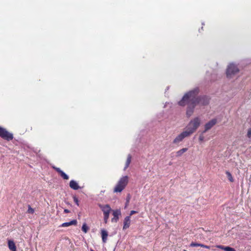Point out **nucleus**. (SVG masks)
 <instances>
[{"label":"nucleus","mask_w":251,"mask_h":251,"mask_svg":"<svg viewBox=\"0 0 251 251\" xmlns=\"http://www.w3.org/2000/svg\"><path fill=\"white\" fill-rule=\"evenodd\" d=\"M34 209L32 208H31L30 205H28L27 212L29 213L33 214L34 213Z\"/></svg>","instance_id":"obj_22"},{"label":"nucleus","mask_w":251,"mask_h":251,"mask_svg":"<svg viewBox=\"0 0 251 251\" xmlns=\"http://www.w3.org/2000/svg\"><path fill=\"white\" fill-rule=\"evenodd\" d=\"M128 182L127 176H124L120 178L114 189V192H121L126 187Z\"/></svg>","instance_id":"obj_3"},{"label":"nucleus","mask_w":251,"mask_h":251,"mask_svg":"<svg viewBox=\"0 0 251 251\" xmlns=\"http://www.w3.org/2000/svg\"><path fill=\"white\" fill-rule=\"evenodd\" d=\"M0 136L8 141L13 139V135L12 133L8 132L5 128L0 126Z\"/></svg>","instance_id":"obj_6"},{"label":"nucleus","mask_w":251,"mask_h":251,"mask_svg":"<svg viewBox=\"0 0 251 251\" xmlns=\"http://www.w3.org/2000/svg\"><path fill=\"white\" fill-rule=\"evenodd\" d=\"M247 136L249 138H251V128H249L248 129Z\"/></svg>","instance_id":"obj_23"},{"label":"nucleus","mask_w":251,"mask_h":251,"mask_svg":"<svg viewBox=\"0 0 251 251\" xmlns=\"http://www.w3.org/2000/svg\"><path fill=\"white\" fill-rule=\"evenodd\" d=\"M70 187L74 190H78L80 187L78 183L75 180H72L70 182Z\"/></svg>","instance_id":"obj_10"},{"label":"nucleus","mask_w":251,"mask_h":251,"mask_svg":"<svg viewBox=\"0 0 251 251\" xmlns=\"http://www.w3.org/2000/svg\"><path fill=\"white\" fill-rule=\"evenodd\" d=\"M91 251H94L93 250H91Z\"/></svg>","instance_id":"obj_30"},{"label":"nucleus","mask_w":251,"mask_h":251,"mask_svg":"<svg viewBox=\"0 0 251 251\" xmlns=\"http://www.w3.org/2000/svg\"><path fill=\"white\" fill-rule=\"evenodd\" d=\"M8 247L12 251H16V247L14 242L13 241H8Z\"/></svg>","instance_id":"obj_16"},{"label":"nucleus","mask_w":251,"mask_h":251,"mask_svg":"<svg viewBox=\"0 0 251 251\" xmlns=\"http://www.w3.org/2000/svg\"><path fill=\"white\" fill-rule=\"evenodd\" d=\"M77 224V221L76 220H73L69 222H66L63 223L61 226L62 227H67L72 225H76Z\"/></svg>","instance_id":"obj_12"},{"label":"nucleus","mask_w":251,"mask_h":251,"mask_svg":"<svg viewBox=\"0 0 251 251\" xmlns=\"http://www.w3.org/2000/svg\"><path fill=\"white\" fill-rule=\"evenodd\" d=\"M201 119L199 117H196L192 119L188 124L185 130L190 134L195 132L201 125Z\"/></svg>","instance_id":"obj_2"},{"label":"nucleus","mask_w":251,"mask_h":251,"mask_svg":"<svg viewBox=\"0 0 251 251\" xmlns=\"http://www.w3.org/2000/svg\"><path fill=\"white\" fill-rule=\"evenodd\" d=\"M187 150H188L187 148H183V149L178 151L176 152V156L177 157H179V156H181L183 154V153H184L185 152H186Z\"/></svg>","instance_id":"obj_17"},{"label":"nucleus","mask_w":251,"mask_h":251,"mask_svg":"<svg viewBox=\"0 0 251 251\" xmlns=\"http://www.w3.org/2000/svg\"><path fill=\"white\" fill-rule=\"evenodd\" d=\"M74 201L75 202V203L77 205H79V202H78V200L77 199V198L75 197H74Z\"/></svg>","instance_id":"obj_24"},{"label":"nucleus","mask_w":251,"mask_h":251,"mask_svg":"<svg viewBox=\"0 0 251 251\" xmlns=\"http://www.w3.org/2000/svg\"><path fill=\"white\" fill-rule=\"evenodd\" d=\"M131 156L130 154H128L127 156V159H126V166H125V167L124 169L125 170H126L128 167L129 164L131 162Z\"/></svg>","instance_id":"obj_18"},{"label":"nucleus","mask_w":251,"mask_h":251,"mask_svg":"<svg viewBox=\"0 0 251 251\" xmlns=\"http://www.w3.org/2000/svg\"><path fill=\"white\" fill-rule=\"evenodd\" d=\"M82 231L85 232V233H86L87 231H88V226H87L86 224H84L83 225H82Z\"/></svg>","instance_id":"obj_20"},{"label":"nucleus","mask_w":251,"mask_h":251,"mask_svg":"<svg viewBox=\"0 0 251 251\" xmlns=\"http://www.w3.org/2000/svg\"><path fill=\"white\" fill-rule=\"evenodd\" d=\"M217 123V120L216 119H213L208 122L205 125L204 128V132L209 130L211 129L214 125Z\"/></svg>","instance_id":"obj_8"},{"label":"nucleus","mask_w":251,"mask_h":251,"mask_svg":"<svg viewBox=\"0 0 251 251\" xmlns=\"http://www.w3.org/2000/svg\"><path fill=\"white\" fill-rule=\"evenodd\" d=\"M199 93L198 88L186 93L182 99L178 102V104L181 106L187 105L186 114L187 117H191L194 111L195 107L198 105H205L208 103L209 100L207 97H197Z\"/></svg>","instance_id":"obj_1"},{"label":"nucleus","mask_w":251,"mask_h":251,"mask_svg":"<svg viewBox=\"0 0 251 251\" xmlns=\"http://www.w3.org/2000/svg\"><path fill=\"white\" fill-rule=\"evenodd\" d=\"M226 176L228 179V180L230 181V182H233L234 181V179L232 176V175L230 173H229V172L227 171L226 172Z\"/></svg>","instance_id":"obj_19"},{"label":"nucleus","mask_w":251,"mask_h":251,"mask_svg":"<svg viewBox=\"0 0 251 251\" xmlns=\"http://www.w3.org/2000/svg\"><path fill=\"white\" fill-rule=\"evenodd\" d=\"M121 211L119 209H116L113 211V218L111 219V222L116 223L119 220V217L121 215Z\"/></svg>","instance_id":"obj_9"},{"label":"nucleus","mask_w":251,"mask_h":251,"mask_svg":"<svg viewBox=\"0 0 251 251\" xmlns=\"http://www.w3.org/2000/svg\"><path fill=\"white\" fill-rule=\"evenodd\" d=\"M55 169L60 174L61 173V172H62V171H61L60 169H59V168H55Z\"/></svg>","instance_id":"obj_27"},{"label":"nucleus","mask_w":251,"mask_h":251,"mask_svg":"<svg viewBox=\"0 0 251 251\" xmlns=\"http://www.w3.org/2000/svg\"><path fill=\"white\" fill-rule=\"evenodd\" d=\"M124 224V227H123L124 229H126V228L129 227L130 224V216H127L125 218Z\"/></svg>","instance_id":"obj_11"},{"label":"nucleus","mask_w":251,"mask_h":251,"mask_svg":"<svg viewBox=\"0 0 251 251\" xmlns=\"http://www.w3.org/2000/svg\"><path fill=\"white\" fill-rule=\"evenodd\" d=\"M101 237H102V241L103 243H105L107 241L108 233L105 230L102 229L101 231Z\"/></svg>","instance_id":"obj_14"},{"label":"nucleus","mask_w":251,"mask_h":251,"mask_svg":"<svg viewBox=\"0 0 251 251\" xmlns=\"http://www.w3.org/2000/svg\"><path fill=\"white\" fill-rule=\"evenodd\" d=\"M199 140L200 141H202L203 140V139H204V137L202 135H200L199 136Z\"/></svg>","instance_id":"obj_25"},{"label":"nucleus","mask_w":251,"mask_h":251,"mask_svg":"<svg viewBox=\"0 0 251 251\" xmlns=\"http://www.w3.org/2000/svg\"><path fill=\"white\" fill-rule=\"evenodd\" d=\"M99 207L100 208L103 213V219L105 223H107L109 219V214L111 211V208L109 204H99Z\"/></svg>","instance_id":"obj_4"},{"label":"nucleus","mask_w":251,"mask_h":251,"mask_svg":"<svg viewBox=\"0 0 251 251\" xmlns=\"http://www.w3.org/2000/svg\"><path fill=\"white\" fill-rule=\"evenodd\" d=\"M64 212H65V213H69V212H70V211H69V210H68V209H65L64 210Z\"/></svg>","instance_id":"obj_28"},{"label":"nucleus","mask_w":251,"mask_h":251,"mask_svg":"<svg viewBox=\"0 0 251 251\" xmlns=\"http://www.w3.org/2000/svg\"><path fill=\"white\" fill-rule=\"evenodd\" d=\"M239 69L233 63L230 64L226 69V75L228 77H232L233 75L238 73Z\"/></svg>","instance_id":"obj_5"},{"label":"nucleus","mask_w":251,"mask_h":251,"mask_svg":"<svg viewBox=\"0 0 251 251\" xmlns=\"http://www.w3.org/2000/svg\"><path fill=\"white\" fill-rule=\"evenodd\" d=\"M61 176L64 179H68L69 176L67 175H66L64 172L63 171L61 172L60 174Z\"/></svg>","instance_id":"obj_21"},{"label":"nucleus","mask_w":251,"mask_h":251,"mask_svg":"<svg viewBox=\"0 0 251 251\" xmlns=\"http://www.w3.org/2000/svg\"><path fill=\"white\" fill-rule=\"evenodd\" d=\"M216 248L223 250L225 251H235V250L234 249L228 246L225 247L222 245H217Z\"/></svg>","instance_id":"obj_13"},{"label":"nucleus","mask_w":251,"mask_h":251,"mask_svg":"<svg viewBox=\"0 0 251 251\" xmlns=\"http://www.w3.org/2000/svg\"><path fill=\"white\" fill-rule=\"evenodd\" d=\"M137 213V211H134V210H132V211H130V216H131V215H132L133 214H135V213Z\"/></svg>","instance_id":"obj_26"},{"label":"nucleus","mask_w":251,"mask_h":251,"mask_svg":"<svg viewBox=\"0 0 251 251\" xmlns=\"http://www.w3.org/2000/svg\"><path fill=\"white\" fill-rule=\"evenodd\" d=\"M129 202V201L128 200H127L126 201V206L127 205L128 203Z\"/></svg>","instance_id":"obj_29"},{"label":"nucleus","mask_w":251,"mask_h":251,"mask_svg":"<svg viewBox=\"0 0 251 251\" xmlns=\"http://www.w3.org/2000/svg\"><path fill=\"white\" fill-rule=\"evenodd\" d=\"M190 246L193 247H203V248H206L207 249H210V247L208 246H206V245H203L202 244H199V243H193V242L191 243Z\"/></svg>","instance_id":"obj_15"},{"label":"nucleus","mask_w":251,"mask_h":251,"mask_svg":"<svg viewBox=\"0 0 251 251\" xmlns=\"http://www.w3.org/2000/svg\"><path fill=\"white\" fill-rule=\"evenodd\" d=\"M191 135L186 130H184L182 132L177 135L174 139L173 142L175 144H177L182 141L183 139L186 137L190 136Z\"/></svg>","instance_id":"obj_7"}]
</instances>
